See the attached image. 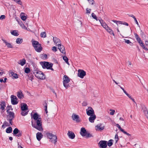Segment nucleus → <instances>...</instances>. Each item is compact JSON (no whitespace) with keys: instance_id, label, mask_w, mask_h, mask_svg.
I'll return each instance as SVG.
<instances>
[{"instance_id":"f257e3e1","label":"nucleus","mask_w":148,"mask_h":148,"mask_svg":"<svg viewBox=\"0 0 148 148\" xmlns=\"http://www.w3.org/2000/svg\"><path fill=\"white\" fill-rule=\"evenodd\" d=\"M32 125L33 127L39 131H41L43 130V128L42 126V120L34 121L32 120Z\"/></svg>"},{"instance_id":"f03ea898","label":"nucleus","mask_w":148,"mask_h":148,"mask_svg":"<svg viewBox=\"0 0 148 148\" xmlns=\"http://www.w3.org/2000/svg\"><path fill=\"white\" fill-rule=\"evenodd\" d=\"M32 46L35 50L38 52H40L42 49L41 44L37 41L32 40Z\"/></svg>"},{"instance_id":"7ed1b4c3","label":"nucleus","mask_w":148,"mask_h":148,"mask_svg":"<svg viewBox=\"0 0 148 148\" xmlns=\"http://www.w3.org/2000/svg\"><path fill=\"white\" fill-rule=\"evenodd\" d=\"M46 136L47 138L49 139V141L52 143L56 144L57 141V136L51 133L47 132L46 134Z\"/></svg>"},{"instance_id":"20e7f679","label":"nucleus","mask_w":148,"mask_h":148,"mask_svg":"<svg viewBox=\"0 0 148 148\" xmlns=\"http://www.w3.org/2000/svg\"><path fill=\"white\" fill-rule=\"evenodd\" d=\"M33 73L35 76L38 79H45V75L41 71L36 69L34 70Z\"/></svg>"},{"instance_id":"39448f33","label":"nucleus","mask_w":148,"mask_h":148,"mask_svg":"<svg viewBox=\"0 0 148 148\" xmlns=\"http://www.w3.org/2000/svg\"><path fill=\"white\" fill-rule=\"evenodd\" d=\"M40 64L43 69L46 68L53 70V69L52 68L53 64L51 63L48 62H42Z\"/></svg>"},{"instance_id":"423d86ee","label":"nucleus","mask_w":148,"mask_h":148,"mask_svg":"<svg viewBox=\"0 0 148 148\" xmlns=\"http://www.w3.org/2000/svg\"><path fill=\"white\" fill-rule=\"evenodd\" d=\"M63 79V83L64 86L66 88H68L69 86L68 83L70 81V78L67 75H64V76Z\"/></svg>"},{"instance_id":"0eeeda50","label":"nucleus","mask_w":148,"mask_h":148,"mask_svg":"<svg viewBox=\"0 0 148 148\" xmlns=\"http://www.w3.org/2000/svg\"><path fill=\"white\" fill-rule=\"evenodd\" d=\"M86 75V72L83 70L79 69L78 71L77 75L82 79L84 78Z\"/></svg>"},{"instance_id":"6e6552de","label":"nucleus","mask_w":148,"mask_h":148,"mask_svg":"<svg viewBox=\"0 0 148 148\" xmlns=\"http://www.w3.org/2000/svg\"><path fill=\"white\" fill-rule=\"evenodd\" d=\"M107 142L105 140H101L99 143V147L100 148H106L107 145Z\"/></svg>"},{"instance_id":"1a4fd4ad","label":"nucleus","mask_w":148,"mask_h":148,"mask_svg":"<svg viewBox=\"0 0 148 148\" xmlns=\"http://www.w3.org/2000/svg\"><path fill=\"white\" fill-rule=\"evenodd\" d=\"M22 132L17 128H15L13 130V135L17 137H20L22 136Z\"/></svg>"},{"instance_id":"9d476101","label":"nucleus","mask_w":148,"mask_h":148,"mask_svg":"<svg viewBox=\"0 0 148 148\" xmlns=\"http://www.w3.org/2000/svg\"><path fill=\"white\" fill-rule=\"evenodd\" d=\"M86 114L88 116H91L95 114L92 108L91 107H89L86 110Z\"/></svg>"},{"instance_id":"9b49d317","label":"nucleus","mask_w":148,"mask_h":148,"mask_svg":"<svg viewBox=\"0 0 148 148\" xmlns=\"http://www.w3.org/2000/svg\"><path fill=\"white\" fill-rule=\"evenodd\" d=\"M32 118L34 120H33L34 121L42 120L40 116L37 113H35L34 114L33 116L32 117Z\"/></svg>"},{"instance_id":"f8f14e48","label":"nucleus","mask_w":148,"mask_h":148,"mask_svg":"<svg viewBox=\"0 0 148 148\" xmlns=\"http://www.w3.org/2000/svg\"><path fill=\"white\" fill-rule=\"evenodd\" d=\"M11 98V103L13 105H16L18 103V102L17 101V98L16 96L12 95Z\"/></svg>"},{"instance_id":"ddd939ff","label":"nucleus","mask_w":148,"mask_h":148,"mask_svg":"<svg viewBox=\"0 0 148 148\" xmlns=\"http://www.w3.org/2000/svg\"><path fill=\"white\" fill-rule=\"evenodd\" d=\"M53 40L54 43H55V45L56 46L58 45V47H59V45H61L60 41V40L57 38L53 37Z\"/></svg>"},{"instance_id":"4468645a","label":"nucleus","mask_w":148,"mask_h":148,"mask_svg":"<svg viewBox=\"0 0 148 148\" xmlns=\"http://www.w3.org/2000/svg\"><path fill=\"white\" fill-rule=\"evenodd\" d=\"M112 21L116 23L118 26L119 24H123L127 26L128 25V24L127 23L125 22L116 20H112Z\"/></svg>"},{"instance_id":"2eb2a0df","label":"nucleus","mask_w":148,"mask_h":148,"mask_svg":"<svg viewBox=\"0 0 148 148\" xmlns=\"http://www.w3.org/2000/svg\"><path fill=\"white\" fill-rule=\"evenodd\" d=\"M104 129L103 126H102V124H99L95 126V129L97 131H102Z\"/></svg>"},{"instance_id":"dca6fc26","label":"nucleus","mask_w":148,"mask_h":148,"mask_svg":"<svg viewBox=\"0 0 148 148\" xmlns=\"http://www.w3.org/2000/svg\"><path fill=\"white\" fill-rule=\"evenodd\" d=\"M72 118L73 120L77 122H79L80 121L79 117L77 115L73 114H72Z\"/></svg>"},{"instance_id":"f3484780","label":"nucleus","mask_w":148,"mask_h":148,"mask_svg":"<svg viewBox=\"0 0 148 148\" xmlns=\"http://www.w3.org/2000/svg\"><path fill=\"white\" fill-rule=\"evenodd\" d=\"M99 21L100 22L101 25L105 29L108 27L106 23L102 19H99Z\"/></svg>"},{"instance_id":"a211bd4d","label":"nucleus","mask_w":148,"mask_h":148,"mask_svg":"<svg viewBox=\"0 0 148 148\" xmlns=\"http://www.w3.org/2000/svg\"><path fill=\"white\" fill-rule=\"evenodd\" d=\"M116 126L118 127V128L120 129L121 132H123L125 134L128 136H130L131 135L127 133L123 129H122L121 126L119 125L118 124H116Z\"/></svg>"},{"instance_id":"6ab92c4d","label":"nucleus","mask_w":148,"mask_h":148,"mask_svg":"<svg viewBox=\"0 0 148 148\" xmlns=\"http://www.w3.org/2000/svg\"><path fill=\"white\" fill-rule=\"evenodd\" d=\"M67 135L68 136L69 138L71 139H74L75 137V135L74 133L71 131H69L67 133Z\"/></svg>"},{"instance_id":"aec40b11","label":"nucleus","mask_w":148,"mask_h":148,"mask_svg":"<svg viewBox=\"0 0 148 148\" xmlns=\"http://www.w3.org/2000/svg\"><path fill=\"white\" fill-rule=\"evenodd\" d=\"M86 131L84 127H82L81 129L80 134L83 136H85L86 134Z\"/></svg>"},{"instance_id":"412c9836","label":"nucleus","mask_w":148,"mask_h":148,"mask_svg":"<svg viewBox=\"0 0 148 148\" xmlns=\"http://www.w3.org/2000/svg\"><path fill=\"white\" fill-rule=\"evenodd\" d=\"M90 117L88 119L89 121L92 123H93L94 122L96 118V116L95 114L90 116Z\"/></svg>"},{"instance_id":"4be33fe9","label":"nucleus","mask_w":148,"mask_h":148,"mask_svg":"<svg viewBox=\"0 0 148 148\" xmlns=\"http://www.w3.org/2000/svg\"><path fill=\"white\" fill-rule=\"evenodd\" d=\"M8 110L7 112L9 114L8 117L9 119H13L14 118V114L13 112L9 111Z\"/></svg>"},{"instance_id":"5701e85b","label":"nucleus","mask_w":148,"mask_h":148,"mask_svg":"<svg viewBox=\"0 0 148 148\" xmlns=\"http://www.w3.org/2000/svg\"><path fill=\"white\" fill-rule=\"evenodd\" d=\"M58 49L62 53L64 54L66 52L65 48L63 45H62L61 44L59 45Z\"/></svg>"},{"instance_id":"b1692460","label":"nucleus","mask_w":148,"mask_h":148,"mask_svg":"<svg viewBox=\"0 0 148 148\" xmlns=\"http://www.w3.org/2000/svg\"><path fill=\"white\" fill-rule=\"evenodd\" d=\"M105 29L110 34L112 35L113 36H114L115 35L114 33V31L112 30L111 28L108 27Z\"/></svg>"},{"instance_id":"393cba45","label":"nucleus","mask_w":148,"mask_h":148,"mask_svg":"<svg viewBox=\"0 0 148 148\" xmlns=\"http://www.w3.org/2000/svg\"><path fill=\"white\" fill-rule=\"evenodd\" d=\"M21 109L22 110H27L28 106L25 103L21 104Z\"/></svg>"},{"instance_id":"a878e982","label":"nucleus","mask_w":148,"mask_h":148,"mask_svg":"<svg viewBox=\"0 0 148 148\" xmlns=\"http://www.w3.org/2000/svg\"><path fill=\"white\" fill-rule=\"evenodd\" d=\"M142 109L143 110L145 115L147 117L148 116V110L147 108L145 106H143L142 107Z\"/></svg>"},{"instance_id":"bb28decb","label":"nucleus","mask_w":148,"mask_h":148,"mask_svg":"<svg viewBox=\"0 0 148 148\" xmlns=\"http://www.w3.org/2000/svg\"><path fill=\"white\" fill-rule=\"evenodd\" d=\"M42 134L39 132H38L36 134V137L38 141H40L41 139L42 138Z\"/></svg>"},{"instance_id":"cd10ccee","label":"nucleus","mask_w":148,"mask_h":148,"mask_svg":"<svg viewBox=\"0 0 148 148\" xmlns=\"http://www.w3.org/2000/svg\"><path fill=\"white\" fill-rule=\"evenodd\" d=\"M18 63L21 66H23L26 63V60L24 59L18 61Z\"/></svg>"},{"instance_id":"c85d7f7f","label":"nucleus","mask_w":148,"mask_h":148,"mask_svg":"<svg viewBox=\"0 0 148 148\" xmlns=\"http://www.w3.org/2000/svg\"><path fill=\"white\" fill-rule=\"evenodd\" d=\"M4 43H5L7 47L9 48H13L12 45L10 43L7 42L5 40L3 39L2 40Z\"/></svg>"},{"instance_id":"c756f323","label":"nucleus","mask_w":148,"mask_h":148,"mask_svg":"<svg viewBox=\"0 0 148 148\" xmlns=\"http://www.w3.org/2000/svg\"><path fill=\"white\" fill-rule=\"evenodd\" d=\"M24 14V13L22 12L21 13L20 15L21 19L23 21L25 20L27 18L25 16Z\"/></svg>"},{"instance_id":"7c9ffc66","label":"nucleus","mask_w":148,"mask_h":148,"mask_svg":"<svg viewBox=\"0 0 148 148\" xmlns=\"http://www.w3.org/2000/svg\"><path fill=\"white\" fill-rule=\"evenodd\" d=\"M5 104L4 102H3L1 104L0 109L2 110H4L5 108Z\"/></svg>"},{"instance_id":"2f4dec72","label":"nucleus","mask_w":148,"mask_h":148,"mask_svg":"<svg viewBox=\"0 0 148 148\" xmlns=\"http://www.w3.org/2000/svg\"><path fill=\"white\" fill-rule=\"evenodd\" d=\"M17 96L19 99H21L23 97V94L21 92H18L17 93Z\"/></svg>"},{"instance_id":"473e14b6","label":"nucleus","mask_w":148,"mask_h":148,"mask_svg":"<svg viewBox=\"0 0 148 148\" xmlns=\"http://www.w3.org/2000/svg\"><path fill=\"white\" fill-rule=\"evenodd\" d=\"M9 126L8 123L7 122H5L3 123V125L2 126V128L3 129L5 128L6 127Z\"/></svg>"},{"instance_id":"72a5a7b5","label":"nucleus","mask_w":148,"mask_h":148,"mask_svg":"<svg viewBox=\"0 0 148 148\" xmlns=\"http://www.w3.org/2000/svg\"><path fill=\"white\" fill-rule=\"evenodd\" d=\"M11 34L14 36H17L18 35L17 31L16 30H14L11 32Z\"/></svg>"},{"instance_id":"f704fd0d","label":"nucleus","mask_w":148,"mask_h":148,"mask_svg":"<svg viewBox=\"0 0 148 148\" xmlns=\"http://www.w3.org/2000/svg\"><path fill=\"white\" fill-rule=\"evenodd\" d=\"M12 129L11 127H9L7 128L6 130V132L7 133H10L12 132Z\"/></svg>"},{"instance_id":"c9c22d12","label":"nucleus","mask_w":148,"mask_h":148,"mask_svg":"<svg viewBox=\"0 0 148 148\" xmlns=\"http://www.w3.org/2000/svg\"><path fill=\"white\" fill-rule=\"evenodd\" d=\"M23 42V39L20 38H17L16 39V42L18 44H21Z\"/></svg>"},{"instance_id":"e433bc0d","label":"nucleus","mask_w":148,"mask_h":148,"mask_svg":"<svg viewBox=\"0 0 148 148\" xmlns=\"http://www.w3.org/2000/svg\"><path fill=\"white\" fill-rule=\"evenodd\" d=\"M63 59L65 62L68 65H69V64L68 62V59L67 57L66 56L63 57Z\"/></svg>"},{"instance_id":"4c0bfd02","label":"nucleus","mask_w":148,"mask_h":148,"mask_svg":"<svg viewBox=\"0 0 148 148\" xmlns=\"http://www.w3.org/2000/svg\"><path fill=\"white\" fill-rule=\"evenodd\" d=\"M113 140L110 139L109 140L108 143H107V145L109 147L111 146L113 144Z\"/></svg>"},{"instance_id":"58836bf2","label":"nucleus","mask_w":148,"mask_h":148,"mask_svg":"<svg viewBox=\"0 0 148 148\" xmlns=\"http://www.w3.org/2000/svg\"><path fill=\"white\" fill-rule=\"evenodd\" d=\"M16 3L21 5H22V3L21 0H13Z\"/></svg>"},{"instance_id":"ea45409f","label":"nucleus","mask_w":148,"mask_h":148,"mask_svg":"<svg viewBox=\"0 0 148 148\" xmlns=\"http://www.w3.org/2000/svg\"><path fill=\"white\" fill-rule=\"evenodd\" d=\"M28 112L27 110H22L21 114L22 115L25 116L27 114Z\"/></svg>"},{"instance_id":"a19ab883","label":"nucleus","mask_w":148,"mask_h":148,"mask_svg":"<svg viewBox=\"0 0 148 148\" xmlns=\"http://www.w3.org/2000/svg\"><path fill=\"white\" fill-rule=\"evenodd\" d=\"M124 40L125 41V42L127 44H129L131 46H132L133 44L131 42L130 40H126L124 39Z\"/></svg>"},{"instance_id":"79ce46f5","label":"nucleus","mask_w":148,"mask_h":148,"mask_svg":"<svg viewBox=\"0 0 148 148\" xmlns=\"http://www.w3.org/2000/svg\"><path fill=\"white\" fill-rule=\"evenodd\" d=\"M19 25L23 29H27V27L24 25V24L22 23V22H21L19 23Z\"/></svg>"},{"instance_id":"37998d69","label":"nucleus","mask_w":148,"mask_h":148,"mask_svg":"<svg viewBox=\"0 0 148 148\" xmlns=\"http://www.w3.org/2000/svg\"><path fill=\"white\" fill-rule=\"evenodd\" d=\"M11 75L14 77L15 78H18V75L12 72L11 73Z\"/></svg>"},{"instance_id":"c03bdc74","label":"nucleus","mask_w":148,"mask_h":148,"mask_svg":"<svg viewBox=\"0 0 148 148\" xmlns=\"http://www.w3.org/2000/svg\"><path fill=\"white\" fill-rule=\"evenodd\" d=\"M28 79L32 81L33 79L34 76L32 74H30L28 75Z\"/></svg>"},{"instance_id":"a18cd8bd","label":"nucleus","mask_w":148,"mask_h":148,"mask_svg":"<svg viewBox=\"0 0 148 148\" xmlns=\"http://www.w3.org/2000/svg\"><path fill=\"white\" fill-rule=\"evenodd\" d=\"M119 140V137L117 134H116L115 136L114 140L115 141V143H116Z\"/></svg>"},{"instance_id":"49530a36","label":"nucleus","mask_w":148,"mask_h":148,"mask_svg":"<svg viewBox=\"0 0 148 148\" xmlns=\"http://www.w3.org/2000/svg\"><path fill=\"white\" fill-rule=\"evenodd\" d=\"M24 71L25 73H28L30 72V70L29 68L26 67L25 68Z\"/></svg>"},{"instance_id":"de8ad7c7","label":"nucleus","mask_w":148,"mask_h":148,"mask_svg":"<svg viewBox=\"0 0 148 148\" xmlns=\"http://www.w3.org/2000/svg\"><path fill=\"white\" fill-rule=\"evenodd\" d=\"M91 16L94 19L96 20L97 21H98V18L96 15L95 14L93 13H92L91 14Z\"/></svg>"},{"instance_id":"09e8293b","label":"nucleus","mask_w":148,"mask_h":148,"mask_svg":"<svg viewBox=\"0 0 148 148\" xmlns=\"http://www.w3.org/2000/svg\"><path fill=\"white\" fill-rule=\"evenodd\" d=\"M40 36L41 37L45 38L46 37V34L45 32H42L40 34Z\"/></svg>"},{"instance_id":"8fccbe9b","label":"nucleus","mask_w":148,"mask_h":148,"mask_svg":"<svg viewBox=\"0 0 148 148\" xmlns=\"http://www.w3.org/2000/svg\"><path fill=\"white\" fill-rule=\"evenodd\" d=\"M134 35L135 37L136 38L137 40V41H140V40H141V39L139 37L138 35L136 33H134Z\"/></svg>"},{"instance_id":"3c124183","label":"nucleus","mask_w":148,"mask_h":148,"mask_svg":"<svg viewBox=\"0 0 148 148\" xmlns=\"http://www.w3.org/2000/svg\"><path fill=\"white\" fill-rule=\"evenodd\" d=\"M119 86L120 87V88L123 90V92L127 96L129 94H128L127 92L124 89L120 86V85H119Z\"/></svg>"},{"instance_id":"603ef678","label":"nucleus","mask_w":148,"mask_h":148,"mask_svg":"<svg viewBox=\"0 0 148 148\" xmlns=\"http://www.w3.org/2000/svg\"><path fill=\"white\" fill-rule=\"evenodd\" d=\"M110 111H111V112L109 113L111 115H113L114 114V113L115 112V110L111 109H110Z\"/></svg>"},{"instance_id":"864d4df0","label":"nucleus","mask_w":148,"mask_h":148,"mask_svg":"<svg viewBox=\"0 0 148 148\" xmlns=\"http://www.w3.org/2000/svg\"><path fill=\"white\" fill-rule=\"evenodd\" d=\"M52 50L53 51L55 52L57 51V48L53 46L52 48Z\"/></svg>"},{"instance_id":"5fc2aeb1","label":"nucleus","mask_w":148,"mask_h":148,"mask_svg":"<svg viewBox=\"0 0 148 148\" xmlns=\"http://www.w3.org/2000/svg\"><path fill=\"white\" fill-rule=\"evenodd\" d=\"M90 4H91L92 5L94 4V0H87Z\"/></svg>"},{"instance_id":"6e6d98bb","label":"nucleus","mask_w":148,"mask_h":148,"mask_svg":"<svg viewBox=\"0 0 148 148\" xmlns=\"http://www.w3.org/2000/svg\"><path fill=\"white\" fill-rule=\"evenodd\" d=\"M86 136L87 138H90L92 136L91 134L89 133H87L86 132Z\"/></svg>"},{"instance_id":"4d7b16f0","label":"nucleus","mask_w":148,"mask_h":148,"mask_svg":"<svg viewBox=\"0 0 148 148\" xmlns=\"http://www.w3.org/2000/svg\"><path fill=\"white\" fill-rule=\"evenodd\" d=\"M127 96L130 99H131L133 101L134 103H135V101L134 99H133L129 94Z\"/></svg>"},{"instance_id":"13d9d810","label":"nucleus","mask_w":148,"mask_h":148,"mask_svg":"<svg viewBox=\"0 0 148 148\" xmlns=\"http://www.w3.org/2000/svg\"><path fill=\"white\" fill-rule=\"evenodd\" d=\"M86 13L87 14H89L90 13V11H91V10L90 9H88V8H87L86 9Z\"/></svg>"},{"instance_id":"bf43d9fd","label":"nucleus","mask_w":148,"mask_h":148,"mask_svg":"<svg viewBox=\"0 0 148 148\" xmlns=\"http://www.w3.org/2000/svg\"><path fill=\"white\" fill-rule=\"evenodd\" d=\"M43 105L44 106L45 108H47V101H45V103L43 104Z\"/></svg>"},{"instance_id":"052dcab7","label":"nucleus","mask_w":148,"mask_h":148,"mask_svg":"<svg viewBox=\"0 0 148 148\" xmlns=\"http://www.w3.org/2000/svg\"><path fill=\"white\" fill-rule=\"evenodd\" d=\"M5 16L4 15H2L0 17V19L2 20L5 18Z\"/></svg>"},{"instance_id":"680f3d73","label":"nucleus","mask_w":148,"mask_h":148,"mask_svg":"<svg viewBox=\"0 0 148 148\" xmlns=\"http://www.w3.org/2000/svg\"><path fill=\"white\" fill-rule=\"evenodd\" d=\"M4 73V71L2 69H0V75H1Z\"/></svg>"},{"instance_id":"e2e57ef3","label":"nucleus","mask_w":148,"mask_h":148,"mask_svg":"<svg viewBox=\"0 0 148 148\" xmlns=\"http://www.w3.org/2000/svg\"><path fill=\"white\" fill-rule=\"evenodd\" d=\"M134 20L135 21L136 23V24H137V25L140 27V25H139V24H138V21H137V19H136V18H135V19H134Z\"/></svg>"},{"instance_id":"0e129e2a","label":"nucleus","mask_w":148,"mask_h":148,"mask_svg":"<svg viewBox=\"0 0 148 148\" xmlns=\"http://www.w3.org/2000/svg\"><path fill=\"white\" fill-rule=\"evenodd\" d=\"M142 48L143 49H144L146 51L148 50V49H147V48L145 47V45Z\"/></svg>"},{"instance_id":"69168bd1","label":"nucleus","mask_w":148,"mask_h":148,"mask_svg":"<svg viewBox=\"0 0 148 148\" xmlns=\"http://www.w3.org/2000/svg\"><path fill=\"white\" fill-rule=\"evenodd\" d=\"M12 119H9V122L10 123L11 125H12Z\"/></svg>"},{"instance_id":"338daca9","label":"nucleus","mask_w":148,"mask_h":148,"mask_svg":"<svg viewBox=\"0 0 148 148\" xmlns=\"http://www.w3.org/2000/svg\"><path fill=\"white\" fill-rule=\"evenodd\" d=\"M134 146L136 147H139V146L138 144H136L134 145Z\"/></svg>"},{"instance_id":"774afa93","label":"nucleus","mask_w":148,"mask_h":148,"mask_svg":"<svg viewBox=\"0 0 148 148\" xmlns=\"http://www.w3.org/2000/svg\"><path fill=\"white\" fill-rule=\"evenodd\" d=\"M145 44L147 46H148V41H145Z\"/></svg>"}]
</instances>
